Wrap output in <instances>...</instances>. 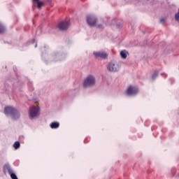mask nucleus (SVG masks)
<instances>
[{
    "instance_id": "11",
    "label": "nucleus",
    "mask_w": 179,
    "mask_h": 179,
    "mask_svg": "<svg viewBox=\"0 0 179 179\" xmlns=\"http://www.w3.org/2000/svg\"><path fill=\"white\" fill-rule=\"evenodd\" d=\"M50 127L52 129H57V128H59V122H53L50 124Z\"/></svg>"
},
{
    "instance_id": "1",
    "label": "nucleus",
    "mask_w": 179,
    "mask_h": 179,
    "mask_svg": "<svg viewBox=\"0 0 179 179\" xmlns=\"http://www.w3.org/2000/svg\"><path fill=\"white\" fill-rule=\"evenodd\" d=\"M4 114L11 117L12 120H17L20 117L19 110L13 106H6L4 108Z\"/></svg>"
},
{
    "instance_id": "8",
    "label": "nucleus",
    "mask_w": 179,
    "mask_h": 179,
    "mask_svg": "<svg viewBox=\"0 0 179 179\" xmlns=\"http://www.w3.org/2000/svg\"><path fill=\"white\" fill-rule=\"evenodd\" d=\"M58 27L59 30L62 31H66L68 29H69V22L68 21H62L59 25Z\"/></svg>"
},
{
    "instance_id": "19",
    "label": "nucleus",
    "mask_w": 179,
    "mask_h": 179,
    "mask_svg": "<svg viewBox=\"0 0 179 179\" xmlns=\"http://www.w3.org/2000/svg\"><path fill=\"white\" fill-rule=\"evenodd\" d=\"M98 29H104V27H103V24H98L97 26Z\"/></svg>"
},
{
    "instance_id": "20",
    "label": "nucleus",
    "mask_w": 179,
    "mask_h": 179,
    "mask_svg": "<svg viewBox=\"0 0 179 179\" xmlns=\"http://www.w3.org/2000/svg\"><path fill=\"white\" fill-rule=\"evenodd\" d=\"M38 1H40V0H33V2H34V3H36V2H38Z\"/></svg>"
},
{
    "instance_id": "21",
    "label": "nucleus",
    "mask_w": 179,
    "mask_h": 179,
    "mask_svg": "<svg viewBox=\"0 0 179 179\" xmlns=\"http://www.w3.org/2000/svg\"><path fill=\"white\" fill-rule=\"evenodd\" d=\"M120 24H117V27L120 28Z\"/></svg>"
},
{
    "instance_id": "15",
    "label": "nucleus",
    "mask_w": 179,
    "mask_h": 179,
    "mask_svg": "<svg viewBox=\"0 0 179 179\" xmlns=\"http://www.w3.org/2000/svg\"><path fill=\"white\" fill-rule=\"evenodd\" d=\"M5 31V27H3V25L0 23V34L3 33Z\"/></svg>"
},
{
    "instance_id": "7",
    "label": "nucleus",
    "mask_w": 179,
    "mask_h": 179,
    "mask_svg": "<svg viewBox=\"0 0 179 179\" xmlns=\"http://www.w3.org/2000/svg\"><path fill=\"white\" fill-rule=\"evenodd\" d=\"M139 90H138V87L130 85L127 90V94L128 96H136Z\"/></svg>"
},
{
    "instance_id": "5",
    "label": "nucleus",
    "mask_w": 179,
    "mask_h": 179,
    "mask_svg": "<svg viewBox=\"0 0 179 179\" xmlns=\"http://www.w3.org/2000/svg\"><path fill=\"white\" fill-rule=\"evenodd\" d=\"M97 18L94 15H89L87 16V23L91 27L97 26Z\"/></svg>"
},
{
    "instance_id": "12",
    "label": "nucleus",
    "mask_w": 179,
    "mask_h": 179,
    "mask_svg": "<svg viewBox=\"0 0 179 179\" xmlns=\"http://www.w3.org/2000/svg\"><path fill=\"white\" fill-rule=\"evenodd\" d=\"M36 8H38V9H41V8H43V6L44 5V2L43 1H36Z\"/></svg>"
},
{
    "instance_id": "14",
    "label": "nucleus",
    "mask_w": 179,
    "mask_h": 179,
    "mask_svg": "<svg viewBox=\"0 0 179 179\" xmlns=\"http://www.w3.org/2000/svg\"><path fill=\"white\" fill-rule=\"evenodd\" d=\"M159 76V71H155L152 76V80H155V79H156V78H157Z\"/></svg>"
},
{
    "instance_id": "2",
    "label": "nucleus",
    "mask_w": 179,
    "mask_h": 179,
    "mask_svg": "<svg viewBox=\"0 0 179 179\" xmlns=\"http://www.w3.org/2000/svg\"><path fill=\"white\" fill-rule=\"evenodd\" d=\"M29 115L30 120H36L40 115V108L36 106L30 107Z\"/></svg>"
},
{
    "instance_id": "23",
    "label": "nucleus",
    "mask_w": 179,
    "mask_h": 179,
    "mask_svg": "<svg viewBox=\"0 0 179 179\" xmlns=\"http://www.w3.org/2000/svg\"><path fill=\"white\" fill-rule=\"evenodd\" d=\"M33 42L34 43V39Z\"/></svg>"
},
{
    "instance_id": "17",
    "label": "nucleus",
    "mask_w": 179,
    "mask_h": 179,
    "mask_svg": "<svg viewBox=\"0 0 179 179\" xmlns=\"http://www.w3.org/2000/svg\"><path fill=\"white\" fill-rule=\"evenodd\" d=\"M166 18H161L160 23L164 24V23H166Z\"/></svg>"
},
{
    "instance_id": "16",
    "label": "nucleus",
    "mask_w": 179,
    "mask_h": 179,
    "mask_svg": "<svg viewBox=\"0 0 179 179\" xmlns=\"http://www.w3.org/2000/svg\"><path fill=\"white\" fill-rule=\"evenodd\" d=\"M175 20H177V22H179V13H176Z\"/></svg>"
},
{
    "instance_id": "4",
    "label": "nucleus",
    "mask_w": 179,
    "mask_h": 179,
    "mask_svg": "<svg viewBox=\"0 0 179 179\" xmlns=\"http://www.w3.org/2000/svg\"><path fill=\"white\" fill-rule=\"evenodd\" d=\"M3 171L4 174L8 173L9 176H10V178L12 179H18L17 176H16V173H15V171H13V169H12L9 164H6L3 166Z\"/></svg>"
},
{
    "instance_id": "13",
    "label": "nucleus",
    "mask_w": 179,
    "mask_h": 179,
    "mask_svg": "<svg viewBox=\"0 0 179 179\" xmlns=\"http://www.w3.org/2000/svg\"><path fill=\"white\" fill-rule=\"evenodd\" d=\"M13 148L15 149V150H17L20 148V142L19 141H15L13 144Z\"/></svg>"
},
{
    "instance_id": "9",
    "label": "nucleus",
    "mask_w": 179,
    "mask_h": 179,
    "mask_svg": "<svg viewBox=\"0 0 179 179\" xmlns=\"http://www.w3.org/2000/svg\"><path fill=\"white\" fill-rule=\"evenodd\" d=\"M93 55L95 58H102V59H106L108 57V55L106 52H94Z\"/></svg>"
},
{
    "instance_id": "18",
    "label": "nucleus",
    "mask_w": 179,
    "mask_h": 179,
    "mask_svg": "<svg viewBox=\"0 0 179 179\" xmlns=\"http://www.w3.org/2000/svg\"><path fill=\"white\" fill-rule=\"evenodd\" d=\"M47 3H48V5H50L51 6H52V1L51 0H48V1H47Z\"/></svg>"
},
{
    "instance_id": "6",
    "label": "nucleus",
    "mask_w": 179,
    "mask_h": 179,
    "mask_svg": "<svg viewBox=\"0 0 179 179\" xmlns=\"http://www.w3.org/2000/svg\"><path fill=\"white\" fill-rule=\"evenodd\" d=\"M108 71L109 72H118L120 71V66L117 62H110L108 66Z\"/></svg>"
},
{
    "instance_id": "3",
    "label": "nucleus",
    "mask_w": 179,
    "mask_h": 179,
    "mask_svg": "<svg viewBox=\"0 0 179 179\" xmlns=\"http://www.w3.org/2000/svg\"><path fill=\"white\" fill-rule=\"evenodd\" d=\"M96 85V78L93 76H88L83 82L84 87H93Z\"/></svg>"
},
{
    "instance_id": "10",
    "label": "nucleus",
    "mask_w": 179,
    "mask_h": 179,
    "mask_svg": "<svg viewBox=\"0 0 179 179\" xmlns=\"http://www.w3.org/2000/svg\"><path fill=\"white\" fill-rule=\"evenodd\" d=\"M128 55H129V53L125 50L120 52V57L122 59H127V57H128Z\"/></svg>"
},
{
    "instance_id": "22",
    "label": "nucleus",
    "mask_w": 179,
    "mask_h": 179,
    "mask_svg": "<svg viewBox=\"0 0 179 179\" xmlns=\"http://www.w3.org/2000/svg\"><path fill=\"white\" fill-rule=\"evenodd\" d=\"M35 48H37V44L35 45Z\"/></svg>"
}]
</instances>
